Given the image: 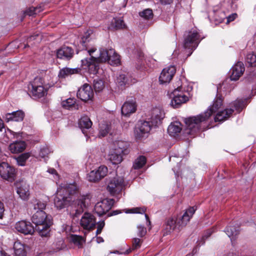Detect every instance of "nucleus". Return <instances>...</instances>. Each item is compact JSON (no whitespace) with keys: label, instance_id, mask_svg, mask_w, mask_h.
<instances>
[{"label":"nucleus","instance_id":"1","mask_svg":"<svg viewBox=\"0 0 256 256\" xmlns=\"http://www.w3.org/2000/svg\"><path fill=\"white\" fill-rule=\"evenodd\" d=\"M250 98H238L230 104V108H226L218 111L222 105V99L218 96L214 100L212 105L210 106L204 112L197 116H190L185 119L186 133L194 136L196 132L204 131L209 128L212 120V115L218 112L214 118L216 122H222L228 118L234 110L240 112L245 108L249 102Z\"/></svg>","mask_w":256,"mask_h":256},{"label":"nucleus","instance_id":"2","mask_svg":"<svg viewBox=\"0 0 256 256\" xmlns=\"http://www.w3.org/2000/svg\"><path fill=\"white\" fill-rule=\"evenodd\" d=\"M78 188L74 183L62 184L58 188L54 204L57 209L61 210L68 206L74 208L76 214L84 212L88 205L90 199L88 196H78Z\"/></svg>","mask_w":256,"mask_h":256},{"label":"nucleus","instance_id":"3","mask_svg":"<svg viewBox=\"0 0 256 256\" xmlns=\"http://www.w3.org/2000/svg\"><path fill=\"white\" fill-rule=\"evenodd\" d=\"M196 210V207L190 206L182 215L174 214L167 218L164 225V236L170 234L174 230H180L185 226L190 221Z\"/></svg>","mask_w":256,"mask_h":256},{"label":"nucleus","instance_id":"4","mask_svg":"<svg viewBox=\"0 0 256 256\" xmlns=\"http://www.w3.org/2000/svg\"><path fill=\"white\" fill-rule=\"evenodd\" d=\"M90 34L86 33L82 38L80 41V44L83 48L82 50L85 49L87 50L88 56L84 59L81 60L82 66L87 70L90 74H96V49L90 47V40L89 38Z\"/></svg>","mask_w":256,"mask_h":256},{"label":"nucleus","instance_id":"5","mask_svg":"<svg viewBox=\"0 0 256 256\" xmlns=\"http://www.w3.org/2000/svg\"><path fill=\"white\" fill-rule=\"evenodd\" d=\"M32 222L36 224V229L42 236H48L52 224L51 217L44 210H37L32 215Z\"/></svg>","mask_w":256,"mask_h":256},{"label":"nucleus","instance_id":"6","mask_svg":"<svg viewBox=\"0 0 256 256\" xmlns=\"http://www.w3.org/2000/svg\"><path fill=\"white\" fill-rule=\"evenodd\" d=\"M204 38L202 32L196 28H192L184 34V47L185 49L190 50L188 54L190 56L192 52L196 49L200 41Z\"/></svg>","mask_w":256,"mask_h":256},{"label":"nucleus","instance_id":"7","mask_svg":"<svg viewBox=\"0 0 256 256\" xmlns=\"http://www.w3.org/2000/svg\"><path fill=\"white\" fill-rule=\"evenodd\" d=\"M48 84L44 78L37 76L30 83L28 88L32 96L40 98L47 94Z\"/></svg>","mask_w":256,"mask_h":256},{"label":"nucleus","instance_id":"8","mask_svg":"<svg viewBox=\"0 0 256 256\" xmlns=\"http://www.w3.org/2000/svg\"><path fill=\"white\" fill-rule=\"evenodd\" d=\"M177 83V88L170 94V97L172 98L170 104L174 108H179L188 100V97L184 94L185 90L181 85V81L179 80Z\"/></svg>","mask_w":256,"mask_h":256},{"label":"nucleus","instance_id":"9","mask_svg":"<svg viewBox=\"0 0 256 256\" xmlns=\"http://www.w3.org/2000/svg\"><path fill=\"white\" fill-rule=\"evenodd\" d=\"M118 148L112 150L108 155V159L113 164H118L122 160V156L126 154V149L122 142H117Z\"/></svg>","mask_w":256,"mask_h":256},{"label":"nucleus","instance_id":"10","mask_svg":"<svg viewBox=\"0 0 256 256\" xmlns=\"http://www.w3.org/2000/svg\"><path fill=\"white\" fill-rule=\"evenodd\" d=\"M0 176L3 179L12 182L14 180L16 171L8 164L2 162L0 164Z\"/></svg>","mask_w":256,"mask_h":256},{"label":"nucleus","instance_id":"11","mask_svg":"<svg viewBox=\"0 0 256 256\" xmlns=\"http://www.w3.org/2000/svg\"><path fill=\"white\" fill-rule=\"evenodd\" d=\"M124 186L123 178H114L108 182L107 190L112 195L114 196L121 192Z\"/></svg>","mask_w":256,"mask_h":256},{"label":"nucleus","instance_id":"12","mask_svg":"<svg viewBox=\"0 0 256 256\" xmlns=\"http://www.w3.org/2000/svg\"><path fill=\"white\" fill-rule=\"evenodd\" d=\"M152 127H156L153 126L150 120H140L138 124V127L135 130V134L136 138H140L148 134Z\"/></svg>","mask_w":256,"mask_h":256},{"label":"nucleus","instance_id":"13","mask_svg":"<svg viewBox=\"0 0 256 256\" xmlns=\"http://www.w3.org/2000/svg\"><path fill=\"white\" fill-rule=\"evenodd\" d=\"M94 92L92 87L88 84H85L78 90L77 97L84 102L91 100L94 97Z\"/></svg>","mask_w":256,"mask_h":256},{"label":"nucleus","instance_id":"14","mask_svg":"<svg viewBox=\"0 0 256 256\" xmlns=\"http://www.w3.org/2000/svg\"><path fill=\"white\" fill-rule=\"evenodd\" d=\"M114 203L112 198H104L97 202V215L100 216L107 214Z\"/></svg>","mask_w":256,"mask_h":256},{"label":"nucleus","instance_id":"15","mask_svg":"<svg viewBox=\"0 0 256 256\" xmlns=\"http://www.w3.org/2000/svg\"><path fill=\"white\" fill-rule=\"evenodd\" d=\"M176 72L175 66H170L164 68L159 77V81L160 84H164L169 83L172 80Z\"/></svg>","mask_w":256,"mask_h":256},{"label":"nucleus","instance_id":"16","mask_svg":"<svg viewBox=\"0 0 256 256\" xmlns=\"http://www.w3.org/2000/svg\"><path fill=\"white\" fill-rule=\"evenodd\" d=\"M244 64L241 62H238L232 66L229 72L230 80L234 81L238 80L244 74Z\"/></svg>","mask_w":256,"mask_h":256},{"label":"nucleus","instance_id":"17","mask_svg":"<svg viewBox=\"0 0 256 256\" xmlns=\"http://www.w3.org/2000/svg\"><path fill=\"white\" fill-rule=\"evenodd\" d=\"M15 228L16 230L24 234H32L34 229L30 222L22 220L16 224Z\"/></svg>","mask_w":256,"mask_h":256},{"label":"nucleus","instance_id":"18","mask_svg":"<svg viewBox=\"0 0 256 256\" xmlns=\"http://www.w3.org/2000/svg\"><path fill=\"white\" fill-rule=\"evenodd\" d=\"M164 117V111L162 109L156 107L151 111L150 120L152 124L156 127L162 123Z\"/></svg>","mask_w":256,"mask_h":256},{"label":"nucleus","instance_id":"19","mask_svg":"<svg viewBox=\"0 0 256 256\" xmlns=\"http://www.w3.org/2000/svg\"><path fill=\"white\" fill-rule=\"evenodd\" d=\"M80 224L84 229L90 230L94 228L96 225L94 216L90 213H85L82 216Z\"/></svg>","mask_w":256,"mask_h":256},{"label":"nucleus","instance_id":"20","mask_svg":"<svg viewBox=\"0 0 256 256\" xmlns=\"http://www.w3.org/2000/svg\"><path fill=\"white\" fill-rule=\"evenodd\" d=\"M17 194L23 200H27L30 196L29 188L28 184L24 182L17 184Z\"/></svg>","mask_w":256,"mask_h":256},{"label":"nucleus","instance_id":"21","mask_svg":"<svg viewBox=\"0 0 256 256\" xmlns=\"http://www.w3.org/2000/svg\"><path fill=\"white\" fill-rule=\"evenodd\" d=\"M136 102L134 100L126 101L122 105L121 108L122 114L124 116H129L136 110Z\"/></svg>","mask_w":256,"mask_h":256},{"label":"nucleus","instance_id":"22","mask_svg":"<svg viewBox=\"0 0 256 256\" xmlns=\"http://www.w3.org/2000/svg\"><path fill=\"white\" fill-rule=\"evenodd\" d=\"M24 116V112L22 110H17L11 113H7L5 114L4 118L6 122L10 121L21 122Z\"/></svg>","mask_w":256,"mask_h":256},{"label":"nucleus","instance_id":"23","mask_svg":"<svg viewBox=\"0 0 256 256\" xmlns=\"http://www.w3.org/2000/svg\"><path fill=\"white\" fill-rule=\"evenodd\" d=\"M74 54V51L72 48L68 46H64L57 51V57L60 59L69 60Z\"/></svg>","mask_w":256,"mask_h":256},{"label":"nucleus","instance_id":"24","mask_svg":"<svg viewBox=\"0 0 256 256\" xmlns=\"http://www.w3.org/2000/svg\"><path fill=\"white\" fill-rule=\"evenodd\" d=\"M80 70L78 68H64L60 70L58 76L59 78H66L72 74H78Z\"/></svg>","mask_w":256,"mask_h":256},{"label":"nucleus","instance_id":"25","mask_svg":"<svg viewBox=\"0 0 256 256\" xmlns=\"http://www.w3.org/2000/svg\"><path fill=\"white\" fill-rule=\"evenodd\" d=\"M126 25L122 18H114L110 24L108 26L109 30H116L126 28Z\"/></svg>","mask_w":256,"mask_h":256},{"label":"nucleus","instance_id":"26","mask_svg":"<svg viewBox=\"0 0 256 256\" xmlns=\"http://www.w3.org/2000/svg\"><path fill=\"white\" fill-rule=\"evenodd\" d=\"M26 144L24 141H16L9 146V150L12 153H18L24 151Z\"/></svg>","mask_w":256,"mask_h":256},{"label":"nucleus","instance_id":"27","mask_svg":"<svg viewBox=\"0 0 256 256\" xmlns=\"http://www.w3.org/2000/svg\"><path fill=\"white\" fill-rule=\"evenodd\" d=\"M78 125L82 130L83 134H85V130L92 127V122L90 118L86 116H82L78 120Z\"/></svg>","mask_w":256,"mask_h":256},{"label":"nucleus","instance_id":"28","mask_svg":"<svg viewBox=\"0 0 256 256\" xmlns=\"http://www.w3.org/2000/svg\"><path fill=\"white\" fill-rule=\"evenodd\" d=\"M114 53V50L112 48L108 50L100 48L99 56L97 57V63L98 62H107L109 55Z\"/></svg>","mask_w":256,"mask_h":256},{"label":"nucleus","instance_id":"29","mask_svg":"<svg viewBox=\"0 0 256 256\" xmlns=\"http://www.w3.org/2000/svg\"><path fill=\"white\" fill-rule=\"evenodd\" d=\"M182 130L181 124L178 121H175L170 124L168 126V132L172 136L179 134Z\"/></svg>","mask_w":256,"mask_h":256},{"label":"nucleus","instance_id":"30","mask_svg":"<svg viewBox=\"0 0 256 256\" xmlns=\"http://www.w3.org/2000/svg\"><path fill=\"white\" fill-rule=\"evenodd\" d=\"M231 225L228 226L224 230L225 232L228 236L230 238L232 242L235 239L236 236L239 233L238 226Z\"/></svg>","mask_w":256,"mask_h":256},{"label":"nucleus","instance_id":"31","mask_svg":"<svg viewBox=\"0 0 256 256\" xmlns=\"http://www.w3.org/2000/svg\"><path fill=\"white\" fill-rule=\"evenodd\" d=\"M62 106L65 109L73 110H78V106L76 104V100L74 98H69L62 101Z\"/></svg>","mask_w":256,"mask_h":256},{"label":"nucleus","instance_id":"32","mask_svg":"<svg viewBox=\"0 0 256 256\" xmlns=\"http://www.w3.org/2000/svg\"><path fill=\"white\" fill-rule=\"evenodd\" d=\"M13 248L14 250V256H22V255L26 256L24 246L20 242H14Z\"/></svg>","mask_w":256,"mask_h":256},{"label":"nucleus","instance_id":"33","mask_svg":"<svg viewBox=\"0 0 256 256\" xmlns=\"http://www.w3.org/2000/svg\"><path fill=\"white\" fill-rule=\"evenodd\" d=\"M107 62L112 66H118L120 64V57L119 54L114 51V54H110Z\"/></svg>","mask_w":256,"mask_h":256},{"label":"nucleus","instance_id":"34","mask_svg":"<svg viewBox=\"0 0 256 256\" xmlns=\"http://www.w3.org/2000/svg\"><path fill=\"white\" fill-rule=\"evenodd\" d=\"M110 124L107 122L100 124L99 136L104 137L110 132Z\"/></svg>","mask_w":256,"mask_h":256},{"label":"nucleus","instance_id":"35","mask_svg":"<svg viewBox=\"0 0 256 256\" xmlns=\"http://www.w3.org/2000/svg\"><path fill=\"white\" fill-rule=\"evenodd\" d=\"M146 158L144 156H140L135 160L132 167L135 170L140 169L146 164Z\"/></svg>","mask_w":256,"mask_h":256},{"label":"nucleus","instance_id":"36","mask_svg":"<svg viewBox=\"0 0 256 256\" xmlns=\"http://www.w3.org/2000/svg\"><path fill=\"white\" fill-rule=\"evenodd\" d=\"M245 61L250 66H256V55L253 52H250L246 54Z\"/></svg>","mask_w":256,"mask_h":256},{"label":"nucleus","instance_id":"37","mask_svg":"<svg viewBox=\"0 0 256 256\" xmlns=\"http://www.w3.org/2000/svg\"><path fill=\"white\" fill-rule=\"evenodd\" d=\"M30 156V152H25L21 154L16 158L17 164L20 166H25L26 160Z\"/></svg>","mask_w":256,"mask_h":256},{"label":"nucleus","instance_id":"38","mask_svg":"<svg viewBox=\"0 0 256 256\" xmlns=\"http://www.w3.org/2000/svg\"><path fill=\"white\" fill-rule=\"evenodd\" d=\"M70 239L71 242L79 247L81 246L84 242V240L82 236L76 234H71Z\"/></svg>","mask_w":256,"mask_h":256},{"label":"nucleus","instance_id":"39","mask_svg":"<svg viewBox=\"0 0 256 256\" xmlns=\"http://www.w3.org/2000/svg\"><path fill=\"white\" fill-rule=\"evenodd\" d=\"M108 168L106 166H100L98 169H97V180L98 176L99 178H104L108 174Z\"/></svg>","mask_w":256,"mask_h":256},{"label":"nucleus","instance_id":"40","mask_svg":"<svg viewBox=\"0 0 256 256\" xmlns=\"http://www.w3.org/2000/svg\"><path fill=\"white\" fill-rule=\"evenodd\" d=\"M140 16L146 20H149L153 17V12L151 9L148 8L139 13Z\"/></svg>","mask_w":256,"mask_h":256},{"label":"nucleus","instance_id":"41","mask_svg":"<svg viewBox=\"0 0 256 256\" xmlns=\"http://www.w3.org/2000/svg\"><path fill=\"white\" fill-rule=\"evenodd\" d=\"M46 202L38 200L34 204V209L36 212L37 210H43L46 208Z\"/></svg>","mask_w":256,"mask_h":256},{"label":"nucleus","instance_id":"42","mask_svg":"<svg viewBox=\"0 0 256 256\" xmlns=\"http://www.w3.org/2000/svg\"><path fill=\"white\" fill-rule=\"evenodd\" d=\"M214 19L216 22L222 23L225 19L224 14L222 12H217L214 14Z\"/></svg>","mask_w":256,"mask_h":256},{"label":"nucleus","instance_id":"43","mask_svg":"<svg viewBox=\"0 0 256 256\" xmlns=\"http://www.w3.org/2000/svg\"><path fill=\"white\" fill-rule=\"evenodd\" d=\"M6 135L8 138H18L20 136V133L16 132L8 128L5 131Z\"/></svg>","mask_w":256,"mask_h":256},{"label":"nucleus","instance_id":"44","mask_svg":"<svg viewBox=\"0 0 256 256\" xmlns=\"http://www.w3.org/2000/svg\"><path fill=\"white\" fill-rule=\"evenodd\" d=\"M116 82L120 86H125L126 84H128L126 77L124 74H120L117 78Z\"/></svg>","mask_w":256,"mask_h":256},{"label":"nucleus","instance_id":"45","mask_svg":"<svg viewBox=\"0 0 256 256\" xmlns=\"http://www.w3.org/2000/svg\"><path fill=\"white\" fill-rule=\"evenodd\" d=\"M41 11L40 8L30 7L25 11V14L29 16H32Z\"/></svg>","mask_w":256,"mask_h":256},{"label":"nucleus","instance_id":"46","mask_svg":"<svg viewBox=\"0 0 256 256\" xmlns=\"http://www.w3.org/2000/svg\"><path fill=\"white\" fill-rule=\"evenodd\" d=\"M146 211V208L144 207L142 208H135L128 210L126 213H134V214H144Z\"/></svg>","mask_w":256,"mask_h":256},{"label":"nucleus","instance_id":"47","mask_svg":"<svg viewBox=\"0 0 256 256\" xmlns=\"http://www.w3.org/2000/svg\"><path fill=\"white\" fill-rule=\"evenodd\" d=\"M106 88V82L104 77L97 80V92L102 91Z\"/></svg>","mask_w":256,"mask_h":256},{"label":"nucleus","instance_id":"48","mask_svg":"<svg viewBox=\"0 0 256 256\" xmlns=\"http://www.w3.org/2000/svg\"><path fill=\"white\" fill-rule=\"evenodd\" d=\"M87 179L90 182H95L96 180V171L95 169L92 170L87 175Z\"/></svg>","mask_w":256,"mask_h":256},{"label":"nucleus","instance_id":"49","mask_svg":"<svg viewBox=\"0 0 256 256\" xmlns=\"http://www.w3.org/2000/svg\"><path fill=\"white\" fill-rule=\"evenodd\" d=\"M138 236L142 238L144 236L146 233V228L142 225H138Z\"/></svg>","mask_w":256,"mask_h":256},{"label":"nucleus","instance_id":"50","mask_svg":"<svg viewBox=\"0 0 256 256\" xmlns=\"http://www.w3.org/2000/svg\"><path fill=\"white\" fill-rule=\"evenodd\" d=\"M142 242V240L138 238H134L132 240V249L139 248Z\"/></svg>","mask_w":256,"mask_h":256},{"label":"nucleus","instance_id":"51","mask_svg":"<svg viewBox=\"0 0 256 256\" xmlns=\"http://www.w3.org/2000/svg\"><path fill=\"white\" fill-rule=\"evenodd\" d=\"M50 153V150L46 147H44L41 148L39 155L41 158H45Z\"/></svg>","mask_w":256,"mask_h":256},{"label":"nucleus","instance_id":"52","mask_svg":"<svg viewBox=\"0 0 256 256\" xmlns=\"http://www.w3.org/2000/svg\"><path fill=\"white\" fill-rule=\"evenodd\" d=\"M104 226V220H100L97 222V236L101 233Z\"/></svg>","mask_w":256,"mask_h":256},{"label":"nucleus","instance_id":"53","mask_svg":"<svg viewBox=\"0 0 256 256\" xmlns=\"http://www.w3.org/2000/svg\"><path fill=\"white\" fill-rule=\"evenodd\" d=\"M213 232H214V230H212V229H210V230H208L206 232V234L202 236V240L204 241V240L208 238V237H210L211 236V234H212V233ZM204 242H202V244H204Z\"/></svg>","mask_w":256,"mask_h":256},{"label":"nucleus","instance_id":"54","mask_svg":"<svg viewBox=\"0 0 256 256\" xmlns=\"http://www.w3.org/2000/svg\"><path fill=\"white\" fill-rule=\"evenodd\" d=\"M236 17H237V14H235V13L232 14L228 16L225 17V18H226V23L228 24L230 22H232L236 18Z\"/></svg>","mask_w":256,"mask_h":256},{"label":"nucleus","instance_id":"55","mask_svg":"<svg viewBox=\"0 0 256 256\" xmlns=\"http://www.w3.org/2000/svg\"><path fill=\"white\" fill-rule=\"evenodd\" d=\"M47 172L52 174V175L54 176V178L56 180L58 179V174L56 172V170H54V168H48V170H47Z\"/></svg>","mask_w":256,"mask_h":256},{"label":"nucleus","instance_id":"56","mask_svg":"<svg viewBox=\"0 0 256 256\" xmlns=\"http://www.w3.org/2000/svg\"><path fill=\"white\" fill-rule=\"evenodd\" d=\"M120 213H121V212L120 210H112V211L110 212H108V213L106 214V216L105 217V218H106L109 217V216H116V215H117V214H120Z\"/></svg>","mask_w":256,"mask_h":256},{"label":"nucleus","instance_id":"57","mask_svg":"<svg viewBox=\"0 0 256 256\" xmlns=\"http://www.w3.org/2000/svg\"><path fill=\"white\" fill-rule=\"evenodd\" d=\"M58 246L56 248L58 250H61V249L63 248L65 246V245L64 244V242L62 240H60L58 242Z\"/></svg>","mask_w":256,"mask_h":256},{"label":"nucleus","instance_id":"58","mask_svg":"<svg viewBox=\"0 0 256 256\" xmlns=\"http://www.w3.org/2000/svg\"><path fill=\"white\" fill-rule=\"evenodd\" d=\"M36 38H38V41L39 40H41V36H39L38 34L32 36H30L28 38V42H30V41H32V40H35Z\"/></svg>","mask_w":256,"mask_h":256},{"label":"nucleus","instance_id":"59","mask_svg":"<svg viewBox=\"0 0 256 256\" xmlns=\"http://www.w3.org/2000/svg\"><path fill=\"white\" fill-rule=\"evenodd\" d=\"M4 211V204L0 202V218H2Z\"/></svg>","mask_w":256,"mask_h":256},{"label":"nucleus","instance_id":"60","mask_svg":"<svg viewBox=\"0 0 256 256\" xmlns=\"http://www.w3.org/2000/svg\"><path fill=\"white\" fill-rule=\"evenodd\" d=\"M136 54L138 58L140 60H142L144 56V53L141 50L138 51Z\"/></svg>","mask_w":256,"mask_h":256},{"label":"nucleus","instance_id":"61","mask_svg":"<svg viewBox=\"0 0 256 256\" xmlns=\"http://www.w3.org/2000/svg\"><path fill=\"white\" fill-rule=\"evenodd\" d=\"M104 242V240L102 237L97 236V243L99 244Z\"/></svg>","mask_w":256,"mask_h":256},{"label":"nucleus","instance_id":"62","mask_svg":"<svg viewBox=\"0 0 256 256\" xmlns=\"http://www.w3.org/2000/svg\"><path fill=\"white\" fill-rule=\"evenodd\" d=\"M145 218H146V220L147 221V222L148 223V224H150V222L149 220V218H148V214H145Z\"/></svg>","mask_w":256,"mask_h":256},{"label":"nucleus","instance_id":"63","mask_svg":"<svg viewBox=\"0 0 256 256\" xmlns=\"http://www.w3.org/2000/svg\"><path fill=\"white\" fill-rule=\"evenodd\" d=\"M110 254H120V252L118 250H114L113 252H110Z\"/></svg>","mask_w":256,"mask_h":256},{"label":"nucleus","instance_id":"64","mask_svg":"<svg viewBox=\"0 0 256 256\" xmlns=\"http://www.w3.org/2000/svg\"><path fill=\"white\" fill-rule=\"evenodd\" d=\"M0 256H9L6 253L2 252L0 254Z\"/></svg>","mask_w":256,"mask_h":256}]
</instances>
